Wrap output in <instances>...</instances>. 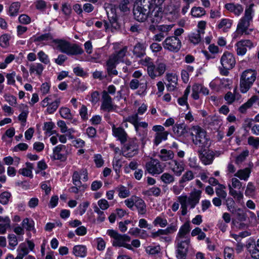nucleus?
I'll use <instances>...</instances> for the list:
<instances>
[{
  "label": "nucleus",
  "instance_id": "nucleus-9",
  "mask_svg": "<svg viewBox=\"0 0 259 259\" xmlns=\"http://www.w3.org/2000/svg\"><path fill=\"white\" fill-rule=\"evenodd\" d=\"M71 153V148L68 146L58 145L54 148L53 156L55 160L64 162L66 160L67 156Z\"/></svg>",
  "mask_w": 259,
  "mask_h": 259
},
{
  "label": "nucleus",
  "instance_id": "nucleus-54",
  "mask_svg": "<svg viewBox=\"0 0 259 259\" xmlns=\"http://www.w3.org/2000/svg\"><path fill=\"white\" fill-rule=\"evenodd\" d=\"M11 196V194L8 191L2 192L0 194V203L3 205L7 204Z\"/></svg>",
  "mask_w": 259,
  "mask_h": 259
},
{
  "label": "nucleus",
  "instance_id": "nucleus-19",
  "mask_svg": "<svg viewBox=\"0 0 259 259\" xmlns=\"http://www.w3.org/2000/svg\"><path fill=\"white\" fill-rule=\"evenodd\" d=\"M86 182L88 180V171L86 169H81L74 171L72 177V183L75 186L82 185L80 180Z\"/></svg>",
  "mask_w": 259,
  "mask_h": 259
},
{
  "label": "nucleus",
  "instance_id": "nucleus-23",
  "mask_svg": "<svg viewBox=\"0 0 259 259\" xmlns=\"http://www.w3.org/2000/svg\"><path fill=\"white\" fill-rule=\"evenodd\" d=\"M166 78L168 81L166 88L168 91H174L178 82V76L174 73H168L166 75Z\"/></svg>",
  "mask_w": 259,
  "mask_h": 259
},
{
  "label": "nucleus",
  "instance_id": "nucleus-13",
  "mask_svg": "<svg viewBox=\"0 0 259 259\" xmlns=\"http://www.w3.org/2000/svg\"><path fill=\"white\" fill-rule=\"evenodd\" d=\"M147 5L141 3L135 6L133 13L136 20L139 22H144L148 20L149 9L147 8Z\"/></svg>",
  "mask_w": 259,
  "mask_h": 259
},
{
  "label": "nucleus",
  "instance_id": "nucleus-49",
  "mask_svg": "<svg viewBox=\"0 0 259 259\" xmlns=\"http://www.w3.org/2000/svg\"><path fill=\"white\" fill-rule=\"evenodd\" d=\"M194 178V174L191 170L186 171L180 180V183L183 184L193 180Z\"/></svg>",
  "mask_w": 259,
  "mask_h": 259
},
{
  "label": "nucleus",
  "instance_id": "nucleus-63",
  "mask_svg": "<svg viewBox=\"0 0 259 259\" xmlns=\"http://www.w3.org/2000/svg\"><path fill=\"white\" fill-rule=\"evenodd\" d=\"M93 208L95 212L98 214L97 221L100 222H103L106 218V215L103 211L104 210H101L97 205H95Z\"/></svg>",
  "mask_w": 259,
  "mask_h": 259
},
{
  "label": "nucleus",
  "instance_id": "nucleus-64",
  "mask_svg": "<svg viewBox=\"0 0 259 259\" xmlns=\"http://www.w3.org/2000/svg\"><path fill=\"white\" fill-rule=\"evenodd\" d=\"M234 250L233 248L226 247L224 248V257L225 259H234Z\"/></svg>",
  "mask_w": 259,
  "mask_h": 259
},
{
  "label": "nucleus",
  "instance_id": "nucleus-6",
  "mask_svg": "<svg viewBox=\"0 0 259 259\" xmlns=\"http://www.w3.org/2000/svg\"><path fill=\"white\" fill-rule=\"evenodd\" d=\"M147 7L149 9L148 21L154 25L159 23L162 18V6L149 4Z\"/></svg>",
  "mask_w": 259,
  "mask_h": 259
},
{
  "label": "nucleus",
  "instance_id": "nucleus-17",
  "mask_svg": "<svg viewBox=\"0 0 259 259\" xmlns=\"http://www.w3.org/2000/svg\"><path fill=\"white\" fill-rule=\"evenodd\" d=\"M221 63L223 67L232 69L235 65L236 61L234 55L229 52H225L221 58Z\"/></svg>",
  "mask_w": 259,
  "mask_h": 259
},
{
  "label": "nucleus",
  "instance_id": "nucleus-48",
  "mask_svg": "<svg viewBox=\"0 0 259 259\" xmlns=\"http://www.w3.org/2000/svg\"><path fill=\"white\" fill-rule=\"evenodd\" d=\"M20 3L19 2H14L13 3L9 8V15L11 16H16L20 8Z\"/></svg>",
  "mask_w": 259,
  "mask_h": 259
},
{
  "label": "nucleus",
  "instance_id": "nucleus-53",
  "mask_svg": "<svg viewBox=\"0 0 259 259\" xmlns=\"http://www.w3.org/2000/svg\"><path fill=\"white\" fill-rule=\"evenodd\" d=\"M249 151L247 149L243 150L240 154H239L235 158V162L237 164H239L245 161L247 157L249 155Z\"/></svg>",
  "mask_w": 259,
  "mask_h": 259
},
{
  "label": "nucleus",
  "instance_id": "nucleus-52",
  "mask_svg": "<svg viewBox=\"0 0 259 259\" xmlns=\"http://www.w3.org/2000/svg\"><path fill=\"white\" fill-rule=\"evenodd\" d=\"M200 35L201 33L198 31L197 32L191 33L189 35V40L193 44H198L199 42H200L201 39Z\"/></svg>",
  "mask_w": 259,
  "mask_h": 259
},
{
  "label": "nucleus",
  "instance_id": "nucleus-40",
  "mask_svg": "<svg viewBox=\"0 0 259 259\" xmlns=\"http://www.w3.org/2000/svg\"><path fill=\"white\" fill-rule=\"evenodd\" d=\"M112 165L113 168L117 175L116 178L118 179L120 177V168L122 165V161L120 159L115 157L112 161Z\"/></svg>",
  "mask_w": 259,
  "mask_h": 259
},
{
  "label": "nucleus",
  "instance_id": "nucleus-14",
  "mask_svg": "<svg viewBox=\"0 0 259 259\" xmlns=\"http://www.w3.org/2000/svg\"><path fill=\"white\" fill-rule=\"evenodd\" d=\"M201 193V191L196 190L192 192L189 197H187L186 195H181L178 197V200L179 201V202H180V197L185 198L186 199L185 204L187 206H189L190 208L193 209L199 203L200 199Z\"/></svg>",
  "mask_w": 259,
  "mask_h": 259
},
{
  "label": "nucleus",
  "instance_id": "nucleus-57",
  "mask_svg": "<svg viewBox=\"0 0 259 259\" xmlns=\"http://www.w3.org/2000/svg\"><path fill=\"white\" fill-rule=\"evenodd\" d=\"M161 193V189L157 187H153L144 192L148 196H159Z\"/></svg>",
  "mask_w": 259,
  "mask_h": 259
},
{
  "label": "nucleus",
  "instance_id": "nucleus-56",
  "mask_svg": "<svg viewBox=\"0 0 259 259\" xmlns=\"http://www.w3.org/2000/svg\"><path fill=\"white\" fill-rule=\"evenodd\" d=\"M59 113L61 116L63 118L69 119L72 117L70 110L67 107H62L60 108Z\"/></svg>",
  "mask_w": 259,
  "mask_h": 259
},
{
  "label": "nucleus",
  "instance_id": "nucleus-3",
  "mask_svg": "<svg viewBox=\"0 0 259 259\" xmlns=\"http://www.w3.org/2000/svg\"><path fill=\"white\" fill-rule=\"evenodd\" d=\"M107 234L114 239L112 241L113 246L123 247L131 250H134L131 245L128 243L131 241L130 236L125 234L121 235L113 230H107Z\"/></svg>",
  "mask_w": 259,
  "mask_h": 259
},
{
  "label": "nucleus",
  "instance_id": "nucleus-29",
  "mask_svg": "<svg viewBox=\"0 0 259 259\" xmlns=\"http://www.w3.org/2000/svg\"><path fill=\"white\" fill-rule=\"evenodd\" d=\"M138 214L144 215L147 212V206L145 201L141 198L138 197L135 205Z\"/></svg>",
  "mask_w": 259,
  "mask_h": 259
},
{
  "label": "nucleus",
  "instance_id": "nucleus-62",
  "mask_svg": "<svg viewBox=\"0 0 259 259\" xmlns=\"http://www.w3.org/2000/svg\"><path fill=\"white\" fill-rule=\"evenodd\" d=\"M157 65V72L158 75L161 76L166 71V65L164 61H158L156 63Z\"/></svg>",
  "mask_w": 259,
  "mask_h": 259
},
{
  "label": "nucleus",
  "instance_id": "nucleus-32",
  "mask_svg": "<svg viewBox=\"0 0 259 259\" xmlns=\"http://www.w3.org/2000/svg\"><path fill=\"white\" fill-rule=\"evenodd\" d=\"M29 249L24 243H21L17 249L16 259H23L29 253Z\"/></svg>",
  "mask_w": 259,
  "mask_h": 259
},
{
  "label": "nucleus",
  "instance_id": "nucleus-22",
  "mask_svg": "<svg viewBox=\"0 0 259 259\" xmlns=\"http://www.w3.org/2000/svg\"><path fill=\"white\" fill-rule=\"evenodd\" d=\"M169 168L174 174L177 176H180L185 170V164L182 161H178L174 159L169 163Z\"/></svg>",
  "mask_w": 259,
  "mask_h": 259
},
{
  "label": "nucleus",
  "instance_id": "nucleus-16",
  "mask_svg": "<svg viewBox=\"0 0 259 259\" xmlns=\"http://www.w3.org/2000/svg\"><path fill=\"white\" fill-rule=\"evenodd\" d=\"M145 167L148 172L153 176L160 174L164 170L162 164L158 160L154 159L146 163Z\"/></svg>",
  "mask_w": 259,
  "mask_h": 259
},
{
  "label": "nucleus",
  "instance_id": "nucleus-25",
  "mask_svg": "<svg viewBox=\"0 0 259 259\" xmlns=\"http://www.w3.org/2000/svg\"><path fill=\"white\" fill-rule=\"evenodd\" d=\"M225 8L237 16H240L243 11V7L238 4L229 3L225 5Z\"/></svg>",
  "mask_w": 259,
  "mask_h": 259
},
{
  "label": "nucleus",
  "instance_id": "nucleus-55",
  "mask_svg": "<svg viewBox=\"0 0 259 259\" xmlns=\"http://www.w3.org/2000/svg\"><path fill=\"white\" fill-rule=\"evenodd\" d=\"M139 120V116L137 113L128 116L127 117L124 118V121H128L132 123L134 125L135 128H137Z\"/></svg>",
  "mask_w": 259,
  "mask_h": 259
},
{
  "label": "nucleus",
  "instance_id": "nucleus-50",
  "mask_svg": "<svg viewBox=\"0 0 259 259\" xmlns=\"http://www.w3.org/2000/svg\"><path fill=\"white\" fill-rule=\"evenodd\" d=\"M226 186L224 185H219L215 189V193L218 197L225 199L227 196V193L225 191Z\"/></svg>",
  "mask_w": 259,
  "mask_h": 259
},
{
  "label": "nucleus",
  "instance_id": "nucleus-43",
  "mask_svg": "<svg viewBox=\"0 0 259 259\" xmlns=\"http://www.w3.org/2000/svg\"><path fill=\"white\" fill-rule=\"evenodd\" d=\"M174 134L178 137L183 136L186 133L185 125L184 124H176L173 127Z\"/></svg>",
  "mask_w": 259,
  "mask_h": 259
},
{
  "label": "nucleus",
  "instance_id": "nucleus-27",
  "mask_svg": "<svg viewBox=\"0 0 259 259\" xmlns=\"http://www.w3.org/2000/svg\"><path fill=\"white\" fill-rule=\"evenodd\" d=\"M199 157L202 162L205 165H209L212 163L214 154L212 151L204 152L200 153Z\"/></svg>",
  "mask_w": 259,
  "mask_h": 259
},
{
  "label": "nucleus",
  "instance_id": "nucleus-45",
  "mask_svg": "<svg viewBox=\"0 0 259 259\" xmlns=\"http://www.w3.org/2000/svg\"><path fill=\"white\" fill-rule=\"evenodd\" d=\"M137 126V128H135L137 134L140 136H142V138H144L146 136L147 133L144 131H141L140 127L146 128L148 126V123L145 121L140 122L139 121Z\"/></svg>",
  "mask_w": 259,
  "mask_h": 259
},
{
  "label": "nucleus",
  "instance_id": "nucleus-61",
  "mask_svg": "<svg viewBox=\"0 0 259 259\" xmlns=\"http://www.w3.org/2000/svg\"><path fill=\"white\" fill-rule=\"evenodd\" d=\"M9 245L11 250H14L18 244V240L14 234L9 235L8 236Z\"/></svg>",
  "mask_w": 259,
  "mask_h": 259
},
{
  "label": "nucleus",
  "instance_id": "nucleus-58",
  "mask_svg": "<svg viewBox=\"0 0 259 259\" xmlns=\"http://www.w3.org/2000/svg\"><path fill=\"white\" fill-rule=\"evenodd\" d=\"M15 59V56L13 54L8 55L3 62L0 63V69H5L8 64L11 63Z\"/></svg>",
  "mask_w": 259,
  "mask_h": 259
},
{
  "label": "nucleus",
  "instance_id": "nucleus-35",
  "mask_svg": "<svg viewBox=\"0 0 259 259\" xmlns=\"http://www.w3.org/2000/svg\"><path fill=\"white\" fill-rule=\"evenodd\" d=\"M34 42H42L45 45H47L52 41L53 38L49 33L43 34L40 35L33 37Z\"/></svg>",
  "mask_w": 259,
  "mask_h": 259
},
{
  "label": "nucleus",
  "instance_id": "nucleus-15",
  "mask_svg": "<svg viewBox=\"0 0 259 259\" xmlns=\"http://www.w3.org/2000/svg\"><path fill=\"white\" fill-rule=\"evenodd\" d=\"M51 100L50 96H47L40 102L41 107H47L46 112L50 114L54 113L57 110L60 104L61 98H57L52 102Z\"/></svg>",
  "mask_w": 259,
  "mask_h": 259
},
{
  "label": "nucleus",
  "instance_id": "nucleus-30",
  "mask_svg": "<svg viewBox=\"0 0 259 259\" xmlns=\"http://www.w3.org/2000/svg\"><path fill=\"white\" fill-rule=\"evenodd\" d=\"M72 253L76 257H84L87 255V249L84 245H75L73 248Z\"/></svg>",
  "mask_w": 259,
  "mask_h": 259
},
{
  "label": "nucleus",
  "instance_id": "nucleus-5",
  "mask_svg": "<svg viewBox=\"0 0 259 259\" xmlns=\"http://www.w3.org/2000/svg\"><path fill=\"white\" fill-rule=\"evenodd\" d=\"M192 130V136L194 144L198 145L202 149L208 148L210 142L206 137L205 132L198 126H193Z\"/></svg>",
  "mask_w": 259,
  "mask_h": 259
},
{
  "label": "nucleus",
  "instance_id": "nucleus-24",
  "mask_svg": "<svg viewBox=\"0 0 259 259\" xmlns=\"http://www.w3.org/2000/svg\"><path fill=\"white\" fill-rule=\"evenodd\" d=\"M251 171V168L250 167L240 169L234 174V177L240 180L247 181L250 176Z\"/></svg>",
  "mask_w": 259,
  "mask_h": 259
},
{
  "label": "nucleus",
  "instance_id": "nucleus-51",
  "mask_svg": "<svg viewBox=\"0 0 259 259\" xmlns=\"http://www.w3.org/2000/svg\"><path fill=\"white\" fill-rule=\"evenodd\" d=\"M127 52V47L125 46L118 52H117L115 53H114L112 55L115 56L116 60L119 62L123 61V58L125 56Z\"/></svg>",
  "mask_w": 259,
  "mask_h": 259
},
{
  "label": "nucleus",
  "instance_id": "nucleus-12",
  "mask_svg": "<svg viewBox=\"0 0 259 259\" xmlns=\"http://www.w3.org/2000/svg\"><path fill=\"white\" fill-rule=\"evenodd\" d=\"M255 44L249 39H241L237 41L235 45L236 54L238 56H244L248 49L255 47Z\"/></svg>",
  "mask_w": 259,
  "mask_h": 259
},
{
  "label": "nucleus",
  "instance_id": "nucleus-39",
  "mask_svg": "<svg viewBox=\"0 0 259 259\" xmlns=\"http://www.w3.org/2000/svg\"><path fill=\"white\" fill-rule=\"evenodd\" d=\"M55 127V124L52 121L45 122L43 126V130L45 131V135L47 136H50L56 133V132L53 130Z\"/></svg>",
  "mask_w": 259,
  "mask_h": 259
},
{
  "label": "nucleus",
  "instance_id": "nucleus-21",
  "mask_svg": "<svg viewBox=\"0 0 259 259\" xmlns=\"http://www.w3.org/2000/svg\"><path fill=\"white\" fill-rule=\"evenodd\" d=\"M119 63L114 55H110L106 62L107 71L109 76L117 75L118 71L116 69V66Z\"/></svg>",
  "mask_w": 259,
  "mask_h": 259
},
{
  "label": "nucleus",
  "instance_id": "nucleus-11",
  "mask_svg": "<svg viewBox=\"0 0 259 259\" xmlns=\"http://www.w3.org/2000/svg\"><path fill=\"white\" fill-rule=\"evenodd\" d=\"M177 230V227L171 225L165 229H158L157 231L152 234L153 238L159 237L160 241L169 242L171 240L170 238L168 236L169 234L173 233Z\"/></svg>",
  "mask_w": 259,
  "mask_h": 259
},
{
  "label": "nucleus",
  "instance_id": "nucleus-60",
  "mask_svg": "<svg viewBox=\"0 0 259 259\" xmlns=\"http://www.w3.org/2000/svg\"><path fill=\"white\" fill-rule=\"evenodd\" d=\"M247 143L249 146H252L254 148L258 149L259 147V137L249 136L247 138Z\"/></svg>",
  "mask_w": 259,
  "mask_h": 259
},
{
  "label": "nucleus",
  "instance_id": "nucleus-18",
  "mask_svg": "<svg viewBox=\"0 0 259 259\" xmlns=\"http://www.w3.org/2000/svg\"><path fill=\"white\" fill-rule=\"evenodd\" d=\"M101 109L107 112L112 111L115 109L111 97L105 91L102 93Z\"/></svg>",
  "mask_w": 259,
  "mask_h": 259
},
{
  "label": "nucleus",
  "instance_id": "nucleus-46",
  "mask_svg": "<svg viewBox=\"0 0 259 259\" xmlns=\"http://www.w3.org/2000/svg\"><path fill=\"white\" fill-rule=\"evenodd\" d=\"M232 25V21L228 19H222L218 25L219 29H222L224 31L231 28Z\"/></svg>",
  "mask_w": 259,
  "mask_h": 259
},
{
  "label": "nucleus",
  "instance_id": "nucleus-4",
  "mask_svg": "<svg viewBox=\"0 0 259 259\" xmlns=\"http://www.w3.org/2000/svg\"><path fill=\"white\" fill-rule=\"evenodd\" d=\"M55 42L57 45V48L62 53L68 55H78L83 53L82 49L77 44H72L63 40H56Z\"/></svg>",
  "mask_w": 259,
  "mask_h": 259
},
{
  "label": "nucleus",
  "instance_id": "nucleus-10",
  "mask_svg": "<svg viewBox=\"0 0 259 259\" xmlns=\"http://www.w3.org/2000/svg\"><path fill=\"white\" fill-rule=\"evenodd\" d=\"M232 79L228 78H215L209 83V87L213 91L219 92L224 89H230L232 84Z\"/></svg>",
  "mask_w": 259,
  "mask_h": 259
},
{
  "label": "nucleus",
  "instance_id": "nucleus-41",
  "mask_svg": "<svg viewBox=\"0 0 259 259\" xmlns=\"http://www.w3.org/2000/svg\"><path fill=\"white\" fill-rule=\"evenodd\" d=\"M160 180L164 184L168 185L174 183L175 178L174 175L168 172H164L160 176Z\"/></svg>",
  "mask_w": 259,
  "mask_h": 259
},
{
  "label": "nucleus",
  "instance_id": "nucleus-28",
  "mask_svg": "<svg viewBox=\"0 0 259 259\" xmlns=\"http://www.w3.org/2000/svg\"><path fill=\"white\" fill-rule=\"evenodd\" d=\"M175 242L177 249L188 250L190 240L189 238H181L176 237Z\"/></svg>",
  "mask_w": 259,
  "mask_h": 259
},
{
  "label": "nucleus",
  "instance_id": "nucleus-38",
  "mask_svg": "<svg viewBox=\"0 0 259 259\" xmlns=\"http://www.w3.org/2000/svg\"><path fill=\"white\" fill-rule=\"evenodd\" d=\"M133 54L137 57H141L145 54V48L143 44L138 42L134 47Z\"/></svg>",
  "mask_w": 259,
  "mask_h": 259
},
{
  "label": "nucleus",
  "instance_id": "nucleus-47",
  "mask_svg": "<svg viewBox=\"0 0 259 259\" xmlns=\"http://www.w3.org/2000/svg\"><path fill=\"white\" fill-rule=\"evenodd\" d=\"M22 225L23 228H25L27 231H33L34 230V221L28 218L24 219L22 222Z\"/></svg>",
  "mask_w": 259,
  "mask_h": 259
},
{
  "label": "nucleus",
  "instance_id": "nucleus-20",
  "mask_svg": "<svg viewBox=\"0 0 259 259\" xmlns=\"http://www.w3.org/2000/svg\"><path fill=\"white\" fill-rule=\"evenodd\" d=\"M112 135L119 141L121 144H124L128 139V135L124 128L121 127H116L112 125Z\"/></svg>",
  "mask_w": 259,
  "mask_h": 259
},
{
  "label": "nucleus",
  "instance_id": "nucleus-2",
  "mask_svg": "<svg viewBox=\"0 0 259 259\" xmlns=\"http://www.w3.org/2000/svg\"><path fill=\"white\" fill-rule=\"evenodd\" d=\"M257 73L254 69H248L240 74L239 89L242 94L246 93L252 87L257 77Z\"/></svg>",
  "mask_w": 259,
  "mask_h": 259
},
{
  "label": "nucleus",
  "instance_id": "nucleus-34",
  "mask_svg": "<svg viewBox=\"0 0 259 259\" xmlns=\"http://www.w3.org/2000/svg\"><path fill=\"white\" fill-rule=\"evenodd\" d=\"M258 98L256 96H252L246 102L242 104L239 108V111L241 113H244L246 110L250 108L257 101Z\"/></svg>",
  "mask_w": 259,
  "mask_h": 259
},
{
  "label": "nucleus",
  "instance_id": "nucleus-59",
  "mask_svg": "<svg viewBox=\"0 0 259 259\" xmlns=\"http://www.w3.org/2000/svg\"><path fill=\"white\" fill-rule=\"evenodd\" d=\"M153 224L155 226H159L160 227L163 228L166 227L168 223L165 219L159 216L155 219L153 221Z\"/></svg>",
  "mask_w": 259,
  "mask_h": 259
},
{
  "label": "nucleus",
  "instance_id": "nucleus-42",
  "mask_svg": "<svg viewBox=\"0 0 259 259\" xmlns=\"http://www.w3.org/2000/svg\"><path fill=\"white\" fill-rule=\"evenodd\" d=\"M115 190L118 192V196L120 198H125L128 197L130 195L129 189L122 185L117 187Z\"/></svg>",
  "mask_w": 259,
  "mask_h": 259
},
{
  "label": "nucleus",
  "instance_id": "nucleus-37",
  "mask_svg": "<svg viewBox=\"0 0 259 259\" xmlns=\"http://www.w3.org/2000/svg\"><path fill=\"white\" fill-rule=\"evenodd\" d=\"M169 133L164 131L162 132L156 133L154 136V143L156 145H158L162 141H165L167 139Z\"/></svg>",
  "mask_w": 259,
  "mask_h": 259
},
{
  "label": "nucleus",
  "instance_id": "nucleus-8",
  "mask_svg": "<svg viewBox=\"0 0 259 259\" xmlns=\"http://www.w3.org/2000/svg\"><path fill=\"white\" fill-rule=\"evenodd\" d=\"M163 48L169 52L177 53L182 47L181 40L176 36L167 37L162 42Z\"/></svg>",
  "mask_w": 259,
  "mask_h": 259
},
{
  "label": "nucleus",
  "instance_id": "nucleus-33",
  "mask_svg": "<svg viewBox=\"0 0 259 259\" xmlns=\"http://www.w3.org/2000/svg\"><path fill=\"white\" fill-rule=\"evenodd\" d=\"M191 230L190 223L187 222L185 223L180 228L179 231L177 234V237L178 238H189L187 234L189 233Z\"/></svg>",
  "mask_w": 259,
  "mask_h": 259
},
{
  "label": "nucleus",
  "instance_id": "nucleus-36",
  "mask_svg": "<svg viewBox=\"0 0 259 259\" xmlns=\"http://www.w3.org/2000/svg\"><path fill=\"white\" fill-rule=\"evenodd\" d=\"M44 69L43 65L39 63L31 64L29 67L30 74L35 73L37 75H41Z\"/></svg>",
  "mask_w": 259,
  "mask_h": 259
},
{
  "label": "nucleus",
  "instance_id": "nucleus-44",
  "mask_svg": "<svg viewBox=\"0 0 259 259\" xmlns=\"http://www.w3.org/2000/svg\"><path fill=\"white\" fill-rule=\"evenodd\" d=\"M206 12L205 10L201 7H194L191 9V14L195 18H200L205 15Z\"/></svg>",
  "mask_w": 259,
  "mask_h": 259
},
{
  "label": "nucleus",
  "instance_id": "nucleus-31",
  "mask_svg": "<svg viewBox=\"0 0 259 259\" xmlns=\"http://www.w3.org/2000/svg\"><path fill=\"white\" fill-rule=\"evenodd\" d=\"M242 187V183L240 180L234 177L230 180V184H228L229 192L236 191L235 189L240 190Z\"/></svg>",
  "mask_w": 259,
  "mask_h": 259
},
{
  "label": "nucleus",
  "instance_id": "nucleus-1",
  "mask_svg": "<svg viewBox=\"0 0 259 259\" xmlns=\"http://www.w3.org/2000/svg\"><path fill=\"white\" fill-rule=\"evenodd\" d=\"M253 7V5H250L245 9L244 15L239 19L236 30L233 34V39H237L243 34L248 35L252 31L250 27L254 15Z\"/></svg>",
  "mask_w": 259,
  "mask_h": 259
},
{
  "label": "nucleus",
  "instance_id": "nucleus-7",
  "mask_svg": "<svg viewBox=\"0 0 259 259\" xmlns=\"http://www.w3.org/2000/svg\"><path fill=\"white\" fill-rule=\"evenodd\" d=\"M139 145L136 138L130 139L122 149V154L126 158H131L137 154Z\"/></svg>",
  "mask_w": 259,
  "mask_h": 259
},
{
  "label": "nucleus",
  "instance_id": "nucleus-26",
  "mask_svg": "<svg viewBox=\"0 0 259 259\" xmlns=\"http://www.w3.org/2000/svg\"><path fill=\"white\" fill-rule=\"evenodd\" d=\"M175 154L172 151L166 149H162L158 154V157L163 161L172 160Z\"/></svg>",
  "mask_w": 259,
  "mask_h": 259
}]
</instances>
